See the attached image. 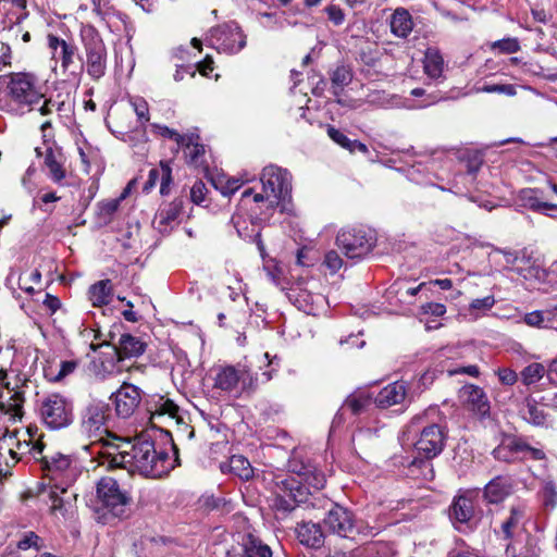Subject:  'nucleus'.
<instances>
[{
    "label": "nucleus",
    "instance_id": "obj_40",
    "mask_svg": "<svg viewBox=\"0 0 557 557\" xmlns=\"http://www.w3.org/2000/svg\"><path fill=\"white\" fill-rule=\"evenodd\" d=\"M63 493L52 484L49 491V499L51 502L50 510L52 513H60L66 518L72 512L71 497L61 496Z\"/></svg>",
    "mask_w": 557,
    "mask_h": 557
},
{
    "label": "nucleus",
    "instance_id": "obj_20",
    "mask_svg": "<svg viewBox=\"0 0 557 557\" xmlns=\"http://www.w3.org/2000/svg\"><path fill=\"white\" fill-rule=\"evenodd\" d=\"M528 506L524 502L510 505L508 515L500 522L499 530L504 540L511 541L520 529L524 528Z\"/></svg>",
    "mask_w": 557,
    "mask_h": 557
},
{
    "label": "nucleus",
    "instance_id": "obj_42",
    "mask_svg": "<svg viewBox=\"0 0 557 557\" xmlns=\"http://www.w3.org/2000/svg\"><path fill=\"white\" fill-rule=\"evenodd\" d=\"M409 474L414 479H421L423 481H431L434 479V470L431 459L424 458H414L409 467Z\"/></svg>",
    "mask_w": 557,
    "mask_h": 557
},
{
    "label": "nucleus",
    "instance_id": "obj_3",
    "mask_svg": "<svg viewBox=\"0 0 557 557\" xmlns=\"http://www.w3.org/2000/svg\"><path fill=\"white\" fill-rule=\"evenodd\" d=\"M42 460L47 475L52 481V484L62 493H67V488L82 474V466L73 455L54 453L50 456H44Z\"/></svg>",
    "mask_w": 557,
    "mask_h": 557
},
{
    "label": "nucleus",
    "instance_id": "obj_47",
    "mask_svg": "<svg viewBox=\"0 0 557 557\" xmlns=\"http://www.w3.org/2000/svg\"><path fill=\"white\" fill-rule=\"evenodd\" d=\"M540 494L546 508L553 509L557 506V486L553 481H545Z\"/></svg>",
    "mask_w": 557,
    "mask_h": 557
},
{
    "label": "nucleus",
    "instance_id": "obj_9",
    "mask_svg": "<svg viewBox=\"0 0 557 557\" xmlns=\"http://www.w3.org/2000/svg\"><path fill=\"white\" fill-rule=\"evenodd\" d=\"M97 498L107 513L116 518H123L128 515L131 496L126 491H122L116 480L112 478H102L97 483Z\"/></svg>",
    "mask_w": 557,
    "mask_h": 557
},
{
    "label": "nucleus",
    "instance_id": "obj_33",
    "mask_svg": "<svg viewBox=\"0 0 557 557\" xmlns=\"http://www.w3.org/2000/svg\"><path fill=\"white\" fill-rule=\"evenodd\" d=\"M389 26L393 35L404 39L407 38L413 28L409 11L404 8H397L391 16Z\"/></svg>",
    "mask_w": 557,
    "mask_h": 557
},
{
    "label": "nucleus",
    "instance_id": "obj_60",
    "mask_svg": "<svg viewBox=\"0 0 557 557\" xmlns=\"http://www.w3.org/2000/svg\"><path fill=\"white\" fill-rule=\"evenodd\" d=\"M495 305V298L493 296H486L484 298H478L472 300L470 308L473 310H488Z\"/></svg>",
    "mask_w": 557,
    "mask_h": 557
},
{
    "label": "nucleus",
    "instance_id": "obj_55",
    "mask_svg": "<svg viewBox=\"0 0 557 557\" xmlns=\"http://www.w3.org/2000/svg\"><path fill=\"white\" fill-rule=\"evenodd\" d=\"M544 312L543 311H533V312H529V313H525L524 317H523V322L529 325V326H532V327H543L544 326Z\"/></svg>",
    "mask_w": 557,
    "mask_h": 557
},
{
    "label": "nucleus",
    "instance_id": "obj_10",
    "mask_svg": "<svg viewBox=\"0 0 557 557\" xmlns=\"http://www.w3.org/2000/svg\"><path fill=\"white\" fill-rule=\"evenodd\" d=\"M109 407L106 404H90L84 411L82 418V432L91 441L92 445L101 444L102 448L107 442L117 440L106 428Z\"/></svg>",
    "mask_w": 557,
    "mask_h": 557
},
{
    "label": "nucleus",
    "instance_id": "obj_48",
    "mask_svg": "<svg viewBox=\"0 0 557 557\" xmlns=\"http://www.w3.org/2000/svg\"><path fill=\"white\" fill-rule=\"evenodd\" d=\"M476 91L487 94L497 92L510 97L517 94L516 87L511 84H483L482 86L476 88Z\"/></svg>",
    "mask_w": 557,
    "mask_h": 557
},
{
    "label": "nucleus",
    "instance_id": "obj_61",
    "mask_svg": "<svg viewBox=\"0 0 557 557\" xmlns=\"http://www.w3.org/2000/svg\"><path fill=\"white\" fill-rule=\"evenodd\" d=\"M152 127L157 128L161 136L174 139L177 143V145L184 144V137L186 135H181L176 131L171 129L166 126L152 125Z\"/></svg>",
    "mask_w": 557,
    "mask_h": 557
},
{
    "label": "nucleus",
    "instance_id": "obj_12",
    "mask_svg": "<svg viewBox=\"0 0 557 557\" xmlns=\"http://www.w3.org/2000/svg\"><path fill=\"white\" fill-rule=\"evenodd\" d=\"M2 85H7L9 96L18 104L33 106L44 97L37 87L36 78L27 73L0 75V86Z\"/></svg>",
    "mask_w": 557,
    "mask_h": 557
},
{
    "label": "nucleus",
    "instance_id": "obj_17",
    "mask_svg": "<svg viewBox=\"0 0 557 557\" xmlns=\"http://www.w3.org/2000/svg\"><path fill=\"white\" fill-rule=\"evenodd\" d=\"M127 444L119 437L107 442L106 446L99 451V455L103 458L102 465H107L111 469H126L131 475H134L138 471V465L134 455L122 449Z\"/></svg>",
    "mask_w": 557,
    "mask_h": 557
},
{
    "label": "nucleus",
    "instance_id": "obj_36",
    "mask_svg": "<svg viewBox=\"0 0 557 557\" xmlns=\"http://www.w3.org/2000/svg\"><path fill=\"white\" fill-rule=\"evenodd\" d=\"M244 557H272L271 548L252 534H246L242 543Z\"/></svg>",
    "mask_w": 557,
    "mask_h": 557
},
{
    "label": "nucleus",
    "instance_id": "obj_24",
    "mask_svg": "<svg viewBox=\"0 0 557 557\" xmlns=\"http://www.w3.org/2000/svg\"><path fill=\"white\" fill-rule=\"evenodd\" d=\"M287 296L299 310L312 315H317L326 301L323 295L313 294L307 289L298 287L290 288Z\"/></svg>",
    "mask_w": 557,
    "mask_h": 557
},
{
    "label": "nucleus",
    "instance_id": "obj_6",
    "mask_svg": "<svg viewBox=\"0 0 557 557\" xmlns=\"http://www.w3.org/2000/svg\"><path fill=\"white\" fill-rule=\"evenodd\" d=\"M258 387V379L246 366H224L216 369L214 388L227 393H253Z\"/></svg>",
    "mask_w": 557,
    "mask_h": 557
},
{
    "label": "nucleus",
    "instance_id": "obj_57",
    "mask_svg": "<svg viewBox=\"0 0 557 557\" xmlns=\"http://www.w3.org/2000/svg\"><path fill=\"white\" fill-rule=\"evenodd\" d=\"M40 537L34 532H27L22 540L18 541L17 547L20 549H28L30 547L38 548V541Z\"/></svg>",
    "mask_w": 557,
    "mask_h": 557
},
{
    "label": "nucleus",
    "instance_id": "obj_64",
    "mask_svg": "<svg viewBox=\"0 0 557 557\" xmlns=\"http://www.w3.org/2000/svg\"><path fill=\"white\" fill-rule=\"evenodd\" d=\"M423 310L425 313H430L435 317H442L446 312L445 306L438 302H429L423 306Z\"/></svg>",
    "mask_w": 557,
    "mask_h": 557
},
{
    "label": "nucleus",
    "instance_id": "obj_7",
    "mask_svg": "<svg viewBox=\"0 0 557 557\" xmlns=\"http://www.w3.org/2000/svg\"><path fill=\"white\" fill-rule=\"evenodd\" d=\"M288 469L299 478V481H295L296 487H302L308 494L322 490L326 483L325 474L304 450L293 451Z\"/></svg>",
    "mask_w": 557,
    "mask_h": 557
},
{
    "label": "nucleus",
    "instance_id": "obj_19",
    "mask_svg": "<svg viewBox=\"0 0 557 557\" xmlns=\"http://www.w3.org/2000/svg\"><path fill=\"white\" fill-rule=\"evenodd\" d=\"M446 435L442 426L431 424L425 426L420 434V438L414 446L419 454L428 459H432L440 455L445 446Z\"/></svg>",
    "mask_w": 557,
    "mask_h": 557
},
{
    "label": "nucleus",
    "instance_id": "obj_22",
    "mask_svg": "<svg viewBox=\"0 0 557 557\" xmlns=\"http://www.w3.org/2000/svg\"><path fill=\"white\" fill-rule=\"evenodd\" d=\"M468 409L480 420L490 417L491 406L487 395L480 386L468 384L461 389Z\"/></svg>",
    "mask_w": 557,
    "mask_h": 557
},
{
    "label": "nucleus",
    "instance_id": "obj_32",
    "mask_svg": "<svg viewBox=\"0 0 557 557\" xmlns=\"http://www.w3.org/2000/svg\"><path fill=\"white\" fill-rule=\"evenodd\" d=\"M297 537L302 545L320 548L324 543V534L320 524L301 522L296 528Z\"/></svg>",
    "mask_w": 557,
    "mask_h": 557
},
{
    "label": "nucleus",
    "instance_id": "obj_35",
    "mask_svg": "<svg viewBox=\"0 0 557 557\" xmlns=\"http://www.w3.org/2000/svg\"><path fill=\"white\" fill-rule=\"evenodd\" d=\"M88 297L94 307L108 305L112 300V283L110 280H102L92 284L88 289Z\"/></svg>",
    "mask_w": 557,
    "mask_h": 557
},
{
    "label": "nucleus",
    "instance_id": "obj_43",
    "mask_svg": "<svg viewBox=\"0 0 557 557\" xmlns=\"http://www.w3.org/2000/svg\"><path fill=\"white\" fill-rule=\"evenodd\" d=\"M522 417L527 422L536 426H543L546 424V413L543 409L539 408L536 401L532 398L525 399Z\"/></svg>",
    "mask_w": 557,
    "mask_h": 557
},
{
    "label": "nucleus",
    "instance_id": "obj_1",
    "mask_svg": "<svg viewBox=\"0 0 557 557\" xmlns=\"http://www.w3.org/2000/svg\"><path fill=\"white\" fill-rule=\"evenodd\" d=\"M260 181L262 191L253 194V201H267L270 209L281 206V211L286 210V202L292 197V175L276 165H268L262 170Z\"/></svg>",
    "mask_w": 557,
    "mask_h": 557
},
{
    "label": "nucleus",
    "instance_id": "obj_25",
    "mask_svg": "<svg viewBox=\"0 0 557 557\" xmlns=\"http://www.w3.org/2000/svg\"><path fill=\"white\" fill-rule=\"evenodd\" d=\"M136 184H137V178L134 177L127 183V185L124 187L123 191L121 193V195L117 198L110 199V200H103V201H100L97 203V206H96V223H97V225L104 226L112 222L121 201L129 196V194L132 193V190L134 189Z\"/></svg>",
    "mask_w": 557,
    "mask_h": 557
},
{
    "label": "nucleus",
    "instance_id": "obj_23",
    "mask_svg": "<svg viewBox=\"0 0 557 557\" xmlns=\"http://www.w3.org/2000/svg\"><path fill=\"white\" fill-rule=\"evenodd\" d=\"M47 46L52 53V59L60 61L62 71L64 73L67 72L74 63V58L77 54V47L73 42H69L53 34H49L47 36Z\"/></svg>",
    "mask_w": 557,
    "mask_h": 557
},
{
    "label": "nucleus",
    "instance_id": "obj_38",
    "mask_svg": "<svg viewBox=\"0 0 557 557\" xmlns=\"http://www.w3.org/2000/svg\"><path fill=\"white\" fill-rule=\"evenodd\" d=\"M395 554L394 544L385 541L370 542L359 548V555L362 557H394Z\"/></svg>",
    "mask_w": 557,
    "mask_h": 557
},
{
    "label": "nucleus",
    "instance_id": "obj_26",
    "mask_svg": "<svg viewBox=\"0 0 557 557\" xmlns=\"http://www.w3.org/2000/svg\"><path fill=\"white\" fill-rule=\"evenodd\" d=\"M543 199L544 195L541 188H523L517 197L520 207L536 213L548 214L549 210H557V203L544 201Z\"/></svg>",
    "mask_w": 557,
    "mask_h": 557
},
{
    "label": "nucleus",
    "instance_id": "obj_54",
    "mask_svg": "<svg viewBox=\"0 0 557 557\" xmlns=\"http://www.w3.org/2000/svg\"><path fill=\"white\" fill-rule=\"evenodd\" d=\"M324 264L331 270V272L335 273L343 267V259L337 251L331 250L325 255Z\"/></svg>",
    "mask_w": 557,
    "mask_h": 557
},
{
    "label": "nucleus",
    "instance_id": "obj_18",
    "mask_svg": "<svg viewBox=\"0 0 557 557\" xmlns=\"http://www.w3.org/2000/svg\"><path fill=\"white\" fill-rule=\"evenodd\" d=\"M323 523L330 532L343 537L354 539L355 534L360 532V527L355 521L354 513L339 505H333L329 509Z\"/></svg>",
    "mask_w": 557,
    "mask_h": 557
},
{
    "label": "nucleus",
    "instance_id": "obj_2",
    "mask_svg": "<svg viewBox=\"0 0 557 557\" xmlns=\"http://www.w3.org/2000/svg\"><path fill=\"white\" fill-rule=\"evenodd\" d=\"M84 57L82 67L92 81L101 79L108 67V50L100 34L95 27H85L82 33Z\"/></svg>",
    "mask_w": 557,
    "mask_h": 557
},
{
    "label": "nucleus",
    "instance_id": "obj_49",
    "mask_svg": "<svg viewBox=\"0 0 557 557\" xmlns=\"http://www.w3.org/2000/svg\"><path fill=\"white\" fill-rule=\"evenodd\" d=\"M77 368V361L75 360H65L60 363L59 371L53 374L52 369L50 368V372H47L46 375L50 381L59 382L63 380L69 374L73 373Z\"/></svg>",
    "mask_w": 557,
    "mask_h": 557
},
{
    "label": "nucleus",
    "instance_id": "obj_39",
    "mask_svg": "<svg viewBox=\"0 0 557 557\" xmlns=\"http://www.w3.org/2000/svg\"><path fill=\"white\" fill-rule=\"evenodd\" d=\"M371 403L372 397L369 393L357 391L347 396L342 406V409H348L352 414L358 416L366 411Z\"/></svg>",
    "mask_w": 557,
    "mask_h": 557
},
{
    "label": "nucleus",
    "instance_id": "obj_62",
    "mask_svg": "<svg viewBox=\"0 0 557 557\" xmlns=\"http://www.w3.org/2000/svg\"><path fill=\"white\" fill-rule=\"evenodd\" d=\"M11 47L8 44H0V71L11 64Z\"/></svg>",
    "mask_w": 557,
    "mask_h": 557
},
{
    "label": "nucleus",
    "instance_id": "obj_58",
    "mask_svg": "<svg viewBox=\"0 0 557 557\" xmlns=\"http://www.w3.org/2000/svg\"><path fill=\"white\" fill-rule=\"evenodd\" d=\"M447 374L449 376H454L457 374H467V375L476 377L480 374V370H479L478 366L472 364V366H467V367H458V368H454V369H448Z\"/></svg>",
    "mask_w": 557,
    "mask_h": 557
},
{
    "label": "nucleus",
    "instance_id": "obj_51",
    "mask_svg": "<svg viewBox=\"0 0 557 557\" xmlns=\"http://www.w3.org/2000/svg\"><path fill=\"white\" fill-rule=\"evenodd\" d=\"M327 135L330 138L335 141L341 147L354 152V143L352 139H349L343 132L336 129L334 126H327Z\"/></svg>",
    "mask_w": 557,
    "mask_h": 557
},
{
    "label": "nucleus",
    "instance_id": "obj_27",
    "mask_svg": "<svg viewBox=\"0 0 557 557\" xmlns=\"http://www.w3.org/2000/svg\"><path fill=\"white\" fill-rule=\"evenodd\" d=\"M116 356L122 369L137 368L139 339L128 333L122 334L116 348Z\"/></svg>",
    "mask_w": 557,
    "mask_h": 557
},
{
    "label": "nucleus",
    "instance_id": "obj_34",
    "mask_svg": "<svg viewBox=\"0 0 557 557\" xmlns=\"http://www.w3.org/2000/svg\"><path fill=\"white\" fill-rule=\"evenodd\" d=\"M198 135H186L184 137V144H180L178 147L184 148V154L188 163L199 166L202 164V157L205 154V146L198 143Z\"/></svg>",
    "mask_w": 557,
    "mask_h": 557
},
{
    "label": "nucleus",
    "instance_id": "obj_30",
    "mask_svg": "<svg viewBox=\"0 0 557 557\" xmlns=\"http://www.w3.org/2000/svg\"><path fill=\"white\" fill-rule=\"evenodd\" d=\"M454 522L469 523L474 517V504L470 493L456 496L449 509Z\"/></svg>",
    "mask_w": 557,
    "mask_h": 557
},
{
    "label": "nucleus",
    "instance_id": "obj_37",
    "mask_svg": "<svg viewBox=\"0 0 557 557\" xmlns=\"http://www.w3.org/2000/svg\"><path fill=\"white\" fill-rule=\"evenodd\" d=\"M424 73L432 79L442 76L444 70V59L440 51L434 48H428L424 55Z\"/></svg>",
    "mask_w": 557,
    "mask_h": 557
},
{
    "label": "nucleus",
    "instance_id": "obj_28",
    "mask_svg": "<svg viewBox=\"0 0 557 557\" xmlns=\"http://www.w3.org/2000/svg\"><path fill=\"white\" fill-rule=\"evenodd\" d=\"M408 399L407 386L404 381H397L383 387L374 397V404L379 408H389L400 405Z\"/></svg>",
    "mask_w": 557,
    "mask_h": 557
},
{
    "label": "nucleus",
    "instance_id": "obj_21",
    "mask_svg": "<svg viewBox=\"0 0 557 557\" xmlns=\"http://www.w3.org/2000/svg\"><path fill=\"white\" fill-rule=\"evenodd\" d=\"M139 407V387L124 382L115 393V410L121 418H129Z\"/></svg>",
    "mask_w": 557,
    "mask_h": 557
},
{
    "label": "nucleus",
    "instance_id": "obj_13",
    "mask_svg": "<svg viewBox=\"0 0 557 557\" xmlns=\"http://www.w3.org/2000/svg\"><path fill=\"white\" fill-rule=\"evenodd\" d=\"M209 46L219 52L237 53L246 46V35L235 21L212 27L208 36Z\"/></svg>",
    "mask_w": 557,
    "mask_h": 557
},
{
    "label": "nucleus",
    "instance_id": "obj_16",
    "mask_svg": "<svg viewBox=\"0 0 557 557\" xmlns=\"http://www.w3.org/2000/svg\"><path fill=\"white\" fill-rule=\"evenodd\" d=\"M146 412L149 414V424L151 429H148L151 434H158L160 437L169 438L170 432L162 428H158L156 420L161 422L162 419H173L178 412V407L170 399H165L160 395L148 396L145 399Z\"/></svg>",
    "mask_w": 557,
    "mask_h": 557
},
{
    "label": "nucleus",
    "instance_id": "obj_41",
    "mask_svg": "<svg viewBox=\"0 0 557 557\" xmlns=\"http://www.w3.org/2000/svg\"><path fill=\"white\" fill-rule=\"evenodd\" d=\"M183 207L184 200L182 198L174 199L166 207L159 211L158 215L154 219V223L158 222L159 226L171 225L180 218L183 211Z\"/></svg>",
    "mask_w": 557,
    "mask_h": 557
},
{
    "label": "nucleus",
    "instance_id": "obj_46",
    "mask_svg": "<svg viewBox=\"0 0 557 557\" xmlns=\"http://www.w3.org/2000/svg\"><path fill=\"white\" fill-rule=\"evenodd\" d=\"M352 79V73L348 66L339 65L331 74V82L333 87L343 89Z\"/></svg>",
    "mask_w": 557,
    "mask_h": 557
},
{
    "label": "nucleus",
    "instance_id": "obj_29",
    "mask_svg": "<svg viewBox=\"0 0 557 557\" xmlns=\"http://www.w3.org/2000/svg\"><path fill=\"white\" fill-rule=\"evenodd\" d=\"M282 483L286 490H288V494L276 495L274 498V507L278 511L290 512L296 508L298 503L304 502L305 492L302 487H296L294 479L285 480Z\"/></svg>",
    "mask_w": 557,
    "mask_h": 557
},
{
    "label": "nucleus",
    "instance_id": "obj_45",
    "mask_svg": "<svg viewBox=\"0 0 557 557\" xmlns=\"http://www.w3.org/2000/svg\"><path fill=\"white\" fill-rule=\"evenodd\" d=\"M545 373L547 374V369L542 363L533 362L522 370L521 379L525 385H531L540 381Z\"/></svg>",
    "mask_w": 557,
    "mask_h": 557
},
{
    "label": "nucleus",
    "instance_id": "obj_14",
    "mask_svg": "<svg viewBox=\"0 0 557 557\" xmlns=\"http://www.w3.org/2000/svg\"><path fill=\"white\" fill-rule=\"evenodd\" d=\"M24 383L17 382L12 385L9 375L3 368H0V412L10 421H21L23 418V406L25 401Z\"/></svg>",
    "mask_w": 557,
    "mask_h": 557
},
{
    "label": "nucleus",
    "instance_id": "obj_11",
    "mask_svg": "<svg viewBox=\"0 0 557 557\" xmlns=\"http://www.w3.org/2000/svg\"><path fill=\"white\" fill-rule=\"evenodd\" d=\"M39 414L51 430H60L73 421L72 404L60 394H50L39 401Z\"/></svg>",
    "mask_w": 557,
    "mask_h": 557
},
{
    "label": "nucleus",
    "instance_id": "obj_31",
    "mask_svg": "<svg viewBox=\"0 0 557 557\" xmlns=\"http://www.w3.org/2000/svg\"><path fill=\"white\" fill-rule=\"evenodd\" d=\"M510 479L506 476H496L492 479L484 487V498L490 504L503 502L511 493Z\"/></svg>",
    "mask_w": 557,
    "mask_h": 557
},
{
    "label": "nucleus",
    "instance_id": "obj_56",
    "mask_svg": "<svg viewBox=\"0 0 557 557\" xmlns=\"http://www.w3.org/2000/svg\"><path fill=\"white\" fill-rule=\"evenodd\" d=\"M325 12L327 14L329 20L333 22L334 25H341L344 23L345 14L339 7L334 4L327 5L325 8Z\"/></svg>",
    "mask_w": 557,
    "mask_h": 557
},
{
    "label": "nucleus",
    "instance_id": "obj_53",
    "mask_svg": "<svg viewBox=\"0 0 557 557\" xmlns=\"http://www.w3.org/2000/svg\"><path fill=\"white\" fill-rule=\"evenodd\" d=\"M17 449L18 451L14 450L13 448L9 449L11 457L16 460L21 459L18 455H23L25 451L32 453L34 457H36L38 454H41L42 451V448L39 445H33L32 447H29V443H27L26 441L23 443L18 442Z\"/></svg>",
    "mask_w": 557,
    "mask_h": 557
},
{
    "label": "nucleus",
    "instance_id": "obj_8",
    "mask_svg": "<svg viewBox=\"0 0 557 557\" xmlns=\"http://www.w3.org/2000/svg\"><path fill=\"white\" fill-rule=\"evenodd\" d=\"M373 231L361 226L342 228L336 236V245L349 259L367 256L375 246Z\"/></svg>",
    "mask_w": 557,
    "mask_h": 557
},
{
    "label": "nucleus",
    "instance_id": "obj_63",
    "mask_svg": "<svg viewBox=\"0 0 557 557\" xmlns=\"http://www.w3.org/2000/svg\"><path fill=\"white\" fill-rule=\"evenodd\" d=\"M498 376L500 382L506 385H513L517 382V373L510 369L499 370Z\"/></svg>",
    "mask_w": 557,
    "mask_h": 557
},
{
    "label": "nucleus",
    "instance_id": "obj_15",
    "mask_svg": "<svg viewBox=\"0 0 557 557\" xmlns=\"http://www.w3.org/2000/svg\"><path fill=\"white\" fill-rule=\"evenodd\" d=\"M50 122H45L41 125L44 144L42 147H36L35 152L37 157H44V163L49 170V177L54 183H61L65 178V170L63 168V153L61 148L57 147L55 143L51 140Z\"/></svg>",
    "mask_w": 557,
    "mask_h": 557
},
{
    "label": "nucleus",
    "instance_id": "obj_44",
    "mask_svg": "<svg viewBox=\"0 0 557 557\" xmlns=\"http://www.w3.org/2000/svg\"><path fill=\"white\" fill-rule=\"evenodd\" d=\"M230 470L242 480H249L253 476V469L247 458L234 455L230 458Z\"/></svg>",
    "mask_w": 557,
    "mask_h": 557
},
{
    "label": "nucleus",
    "instance_id": "obj_50",
    "mask_svg": "<svg viewBox=\"0 0 557 557\" xmlns=\"http://www.w3.org/2000/svg\"><path fill=\"white\" fill-rule=\"evenodd\" d=\"M493 50H498L500 53L511 54L516 53L520 50V44L517 38H504L497 41H494L491 45Z\"/></svg>",
    "mask_w": 557,
    "mask_h": 557
},
{
    "label": "nucleus",
    "instance_id": "obj_59",
    "mask_svg": "<svg viewBox=\"0 0 557 557\" xmlns=\"http://www.w3.org/2000/svg\"><path fill=\"white\" fill-rule=\"evenodd\" d=\"M216 189H220L223 196L233 195L239 187L240 183L236 178H230L225 182L224 185L219 186L216 183H213Z\"/></svg>",
    "mask_w": 557,
    "mask_h": 557
},
{
    "label": "nucleus",
    "instance_id": "obj_5",
    "mask_svg": "<svg viewBox=\"0 0 557 557\" xmlns=\"http://www.w3.org/2000/svg\"><path fill=\"white\" fill-rule=\"evenodd\" d=\"M495 460L505 463H516L525 459L543 460L545 453L530 446L522 437L515 434L502 433L498 445L492 450Z\"/></svg>",
    "mask_w": 557,
    "mask_h": 557
},
{
    "label": "nucleus",
    "instance_id": "obj_4",
    "mask_svg": "<svg viewBox=\"0 0 557 557\" xmlns=\"http://www.w3.org/2000/svg\"><path fill=\"white\" fill-rule=\"evenodd\" d=\"M157 435L149 430L141 431V476L161 479L174 468L168 451L158 449L154 441Z\"/></svg>",
    "mask_w": 557,
    "mask_h": 557
},
{
    "label": "nucleus",
    "instance_id": "obj_52",
    "mask_svg": "<svg viewBox=\"0 0 557 557\" xmlns=\"http://www.w3.org/2000/svg\"><path fill=\"white\" fill-rule=\"evenodd\" d=\"M208 188L202 181H196L190 188V200L195 205H202L206 201Z\"/></svg>",
    "mask_w": 557,
    "mask_h": 557
}]
</instances>
